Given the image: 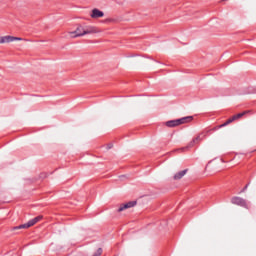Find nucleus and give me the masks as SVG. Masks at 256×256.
I'll return each instance as SVG.
<instances>
[{
	"instance_id": "obj_12",
	"label": "nucleus",
	"mask_w": 256,
	"mask_h": 256,
	"mask_svg": "<svg viewBox=\"0 0 256 256\" xmlns=\"http://www.w3.org/2000/svg\"><path fill=\"white\" fill-rule=\"evenodd\" d=\"M102 253H103V249L98 248V250L93 254V256H101Z\"/></svg>"
},
{
	"instance_id": "obj_10",
	"label": "nucleus",
	"mask_w": 256,
	"mask_h": 256,
	"mask_svg": "<svg viewBox=\"0 0 256 256\" xmlns=\"http://www.w3.org/2000/svg\"><path fill=\"white\" fill-rule=\"evenodd\" d=\"M104 15H105V13H103V11L95 8L92 10L90 17H92V19H99L101 17H104Z\"/></svg>"
},
{
	"instance_id": "obj_2",
	"label": "nucleus",
	"mask_w": 256,
	"mask_h": 256,
	"mask_svg": "<svg viewBox=\"0 0 256 256\" xmlns=\"http://www.w3.org/2000/svg\"><path fill=\"white\" fill-rule=\"evenodd\" d=\"M231 203H233V205H238L239 207H244V209H248L249 208V204H247V200L241 198V197H233L231 199Z\"/></svg>"
},
{
	"instance_id": "obj_3",
	"label": "nucleus",
	"mask_w": 256,
	"mask_h": 256,
	"mask_svg": "<svg viewBox=\"0 0 256 256\" xmlns=\"http://www.w3.org/2000/svg\"><path fill=\"white\" fill-rule=\"evenodd\" d=\"M41 219H43V216H37L32 220L28 221L27 223L20 225L18 229H29V227H33V225H35L36 223H39Z\"/></svg>"
},
{
	"instance_id": "obj_1",
	"label": "nucleus",
	"mask_w": 256,
	"mask_h": 256,
	"mask_svg": "<svg viewBox=\"0 0 256 256\" xmlns=\"http://www.w3.org/2000/svg\"><path fill=\"white\" fill-rule=\"evenodd\" d=\"M193 117H184L177 120H170L166 122V127H179V125H183V123H187L192 121Z\"/></svg>"
},
{
	"instance_id": "obj_7",
	"label": "nucleus",
	"mask_w": 256,
	"mask_h": 256,
	"mask_svg": "<svg viewBox=\"0 0 256 256\" xmlns=\"http://www.w3.org/2000/svg\"><path fill=\"white\" fill-rule=\"evenodd\" d=\"M245 115V112L238 113L234 115L232 118L228 119L224 124L220 125V127H227L230 123H233V121H236V119H241Z\"/></svg>"
},
{
	"instance_id": "obj_13",
	"label": "nucleus",
	"mask_w": 256,
	"mask_h": 256,
	"mask_svg": "<svg viewBox=\"0 0 256 256\" xmlns=\"http://www.w3.org/2000/svg\"><path fill=\"white\" fill-rule=\"evenodd\" d=\"M0 44H3V37H0Z\"/></svg>"
},
{
	"instance_id": "obj_8",
	"label": "nucleus",
	"mask_w": 256,
	"mask_h": 256,
	"mask_svg": "<svg viewBox=\"0 0 256 256\" xmlns=\"http://www.w3.org/2000/svg\"><path fill=\"white\" fill-rule=\"evenodd\" d=\"M13 41H23V38L15 36H2V43H13Z\"/></svg>"
},
{
	"instance_id": "obj_11",
	"label": "nucleus",
	"mask_w": 256,
	"mask_h": 256,
	"mask_svg": "<svg viewBox=\"0 0 256 256\" xmlns=\"http://www.w3.org/2000/svg\"><path fill=\"white\" fill-rule=\"evenodd\" d=\"M187 175V170H182L174 175V179L177 181L179 179H183Z\"/></svg>"
},
{
	"instance_id": "obj_14",
	"label": "nucleus",
	"mask_w": 256,
	"mask_h": 256,
	"mask_svg": "<svg viewBox=\"0 0 256 256\" xmlns=\"http://www.w3.org/2000/svg\"><path fill=\"white\" fill-rule=\"evenodd\" d=\"M248 185L245 186V188L242 191H245L247 189Z\"/></svg>"
},
{
	"instance_id": "obj_9",
	"label": "nucleus",
	"mask_w": 256,
	"mask_h": 256,
	"mask_svg": "<svg viewBox=\"0 0 256 256\" xmlns=\"http://www.w3.org/2000/svg\"><path fill=\"white\" fill-rule=\"evenodd\" d=\"M135 205H137V202H135V201H131V202H128L126 204H122L118 208V213H121L122 211H125V209H131V207H135Z\"/></svg>"
},
{
	"instance_id": "obj_6",
	"label": "nucleus",
	"mask_w": 256,
	"mask_h": 256,
	"mask_svg": "<svg viewBox=\"0 0 256 256\" xmlns=\"http://www.w3.org/2000/svg\"><path fill=\"white\" fill-rule=\"evenodd\" d=\"M95 33H101V30L95 26H84V35H93Z\"/></svg>"
},
{
	"instance_id": "obj_4",
	"label": "nucleus",
	"mask_w": 256,
	"mask_h": 256,
	"mask_svg": "<svg viewBox=\"0 0 256 256\" xmlns=\"http://www.w3.org/2000/svg\"><path fill=\"white\" fill-rule=\"evenodd\" d=\"M203 137H205V135L199 134L196 138H194V139L187 145V147L181 148V151H187V149H191V147H194V146L196 145V143H199V141H203Z\"/></svg>"
},
{
	"instance_id": "obj_5",
	"label": "nucleus",
	"mask_w": 256,
	"mask_h": 256,
	"mask_svg": "<svg viewBox=\"0 0 256 256\" xmlns=\"http://www.w3.org/2000/svg\"><path fill=\"white\" fill-rule=\"evenodd\" d=\"M85 26H78L77 29L73 32H70V37H83L85 36Z\"/></svg>"
}]
</instances>
